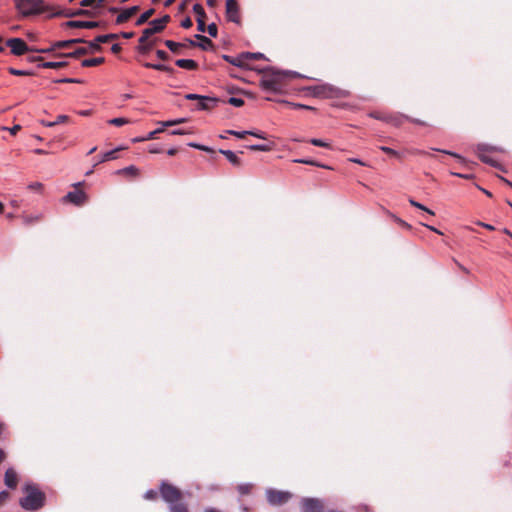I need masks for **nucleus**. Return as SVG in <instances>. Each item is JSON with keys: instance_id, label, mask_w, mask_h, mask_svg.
I'll list each match as a JSON object with an SVG mask.
<instances>
[{"instance_id": "0eeeda50", "label": "nucleus", "mask_w": 512, "mask_h": 512, "mask_svg": "<svg viewBox=\"0 0 512 512\" xmlns=\"http://www.w3.org/2000/svg\"><path fill=\"white\" fill-rule=\"evenodd\" d=\"M6 44L11 48V53L16 56L23 55L33 50V48L28 47L21 38H11L7 40Z\"/></svg>"}, {"instance_id": "f257e3e1", "label": "nucleus", "mask_w": 512, "mask_h": 512, "mask_svg": "<svg viewBox=\"0 0 512 512\" xmlns=\"http://www.w3.org/2000/svg\"><path fill=\"white\" fill-rule=\"evenodd\" d=\"M160 493L163 500L169 504L170 512H188L186 505L179 502L182 494L175 486L163 481L160 486Z\"/></svg>"}, {"instance_id": "a211bd4d", "label": "nucleus", "mask_w": 512, "mask_h": 512, "mask_svg": "<svg viewBox=\"0 0 512 512\" xmlns=\"http://www.w3.org/2000/svg\"><path fill=\"white\" fill-rule=\"evenodd\" d=\"M216 98L208 97V96H201L200 100L198 101L197 108L199 110H208L211 109L215 104L217 103Z\"/></svg>"}, {"instance_id": "e2e57ef3", "label": "nucleus", "mask_w": 512, "mask_h": 512, "mask_svg": "<svg viewBox=\"0 0 512 512\" xmlns=\"http://www.w3.org/2000/svg\"><path fill=\"white\" fill-rule=\"evenodd\" d=\"M9 497V493L7 491L0 492V504H2Z\"/></svg>"}, {"instance_id": "de8ad7c7", "label": "nucleus", "mask_w": 512, "mask_h": 512, "mask_svg": "<svg viewBox=\"0 0 512 512\" xmlns=\"http://www.w3.org/2000/svg\"><path fill=\"white\" fill-rule=\"evenodd\" d=\"M42 188H43V185L40 182H33L28 185V189L35 191V192H41Z\"/></svg>"}, {"instance_id": "f03ea898", "label": "nucleus", "mask_w": 512, "mask_h": 512, "mask_svg": "<svg viewBox=\"0 0 512 512\" xmlns=\"http://www.w3.org/2000/svg\"><path fill=\"white\" fill-rule=\"evenodd\" d=\"M286 76H299L297 72L293 71H280L274 68L265 69V75L260 81L262 89L271 92H277L280 89V81Z\"/></svg>"}, {"instance_id": "bb28decb", "label": "nucleus", "mask_w": 512, "mask_h": 512, "mask_svg": "<svg viewBox=\"0 0 512 512\" xmlns=\"http://www.w3.org/2000/svg\"><path fill=\"white\" fill-rule=\"evenodd\" d=\"M223 59L226 60L228 63L235 65L237 67H243L245 65L244 58H241V55H239L237 58H233L228 55H224Z\"/></svg>"}, {"instance_id": "9b49d317", "label": "nucleus", "mask_w": 512, "mask_h": 512, "mask_svg": "<svg viewBox=\"0 0 512 512\" xmlns=\"http://www.w3.org/2000/svg\"><path fill=\"white\" fill-rule=\"evenodd\" d=\"M86 199H87L86 194L81 190L70 191L64 197V200H67L77 206L84 204Z\"/></svg>"}, {"instance_id": "4468645a", "label": "nucleus", "mask_w": 512, "mask_h": 512, "mask_svg": "<svg viewBox=\"0 0 512 512\" xmlns=\"http://www.w3.org/2000/svg\"><path fill=\"white\" fill-rule=\"evenodd\" d=\"M68 27L71 28H86L93 29L98 27V22L95 21H79V20H71L66 23Z\"/></svg>"}, {"instance_id": "6ab92c4d", "label": "nucleus", "mask_w": 512, "mask_h": 512, "mask_svg": "<svg viewBox=\"0 0 512 512\" xmlns=\"http://www.w3.org/2000/svg\"><path fill=\"white\" fill-rule=\"evenodd\" d=\"M175 64L183 69L195 70L198 67L197 62L192 59H178Z\"/></svg>"}, {"instance_id": "4be33fe9", "label": "nucleus", "mask_w": 512, "mask_h": 512, "mask_svg": "<svg viewBox=\"0 0 512 512\" xmlns=\"http://www.w3.org/2000/svg\"><path fill=\"white\" fill-rule=\"evenodd\" d=\"M69 120L67 115H59L54 121L41 120L40 123L45 127H54L57 124L65 123Z\"/></svg>"}, {"instance_id": "39448f33", "label": "nucleus", "mask_w": 512, "mask_h": 512, "mask_svg": "<svg viewBox=\"0 0 512 512\" xmlns=\"http://www.w3.org/2000/svg\"><path fill=\"white\" fill-rule=\"evenodd\" d=\"M16 7L23 16L37 14L42 11V0H14Z\"/></svg>"}, {"instance_id": "1a4fd4ad", "label": "nucleus", "mask_w": 512, "mask_h": 512, "mask_svg": "<svg viewBox=\"0 0 512 512\" xmlns=\"http://www.w3.org/2000/svg\"><path fill=\"white\" fill-rule=\"evenodd\" d=\"M498 150L496 147H491L486 144H479L477 145V153L479 158L484 162L491 166L497 167L498 163L492 159L490 156H488L486 153L489 151H496Z\"/></svg>"}, {"instance_id": "5fc2aeb1", "label": "nucleus", "mask_w": 512, "mask_h": 512, "mask_svg": "<svg viewBox=\"0 0 512 512\" xmlns=\"http://www.w3.org/2000/svg\"><path fill=\"white\" fill-rule=\"evenodd\" d=\"M380 149H381L383 152H385V153H387V154H390V155H392V156H398V152H397V151H395V150H394V149H392V148H389V147H386V146H382V147H380Z\"/></svg>"}, {"instance_id": "49530a36", "label": "nucleus", "mask_w": 512, "mask_h": 512, "mask_svg": "<svg viewBox=\"0 0 512 512\" xmlns=\"http://www.w3.org/2000/svg\"><path fill=\"white\" fill-rule=\"evenodd\" d=\"M207 32L211 37H216L218 32L217 25L215 23L209 24L207 26Z\"/></svg>"}, {"instance_id": "7ed1b4c3", "label": "nucleus", "mask_w": 512, "mask_h": 512, "mask_svg": "<svg viewBox=\"0 0 512 512\" xmlns=\"http://www.w3.org/2000/svg\"><path fill=\"white\" fill-rule=\"evenodd\" d=\"M23 491L25 496L20 499V505L25 510H37L44 505L45 495L35 485L26 484Z\"/></svg>"}, {"instance_id": "ddd939ff", "label": "nucleus", "mask_w": 512, "mask_h": 512, "mask_svg": "<svg viewBox=\"0 0 512 512\" xmlns=\"http://www.w3.org/2000/svg\"><path fill=\"white\" fill-rule=\"evenodd\" d=\"M5 485L9 488H15L18 483V475L13 468H9L5 472L4 476Z\"/></svg>"}, {"instance_id": "aec40b11", "label": "nucleus", "mask_w": 512, "mask_h": 512, "mask_svg": "<svg viewBox=\"0 0 512 512\" xmlns=\"http://www.w3.org/2000/svg\"><path fill=\"white\" fill-rule=\"evenodd\" d=\"M122 149H124V147L120 146V147H117V148H115V149H113V150H111V151H107V152H105V153L102 155L101 159H99V160L95 163V165H97V164H99V163H101V162H105V161H109V160L116 159V158H117L116 153H117L118 151L122 150Z\"/></svg>"}, {"instance_id": "393cba45", "label": "nucleus", "mask_w": 512, "mask_h": 512, "mask_svg": "<svg viewBox=\"0 0 512 512\" xmlns=\"http://www.w3.org/2000/svg\"><path fill=\"white\" fill-rule=\"evenodd\" d=\"M163 131V127L162 128H158L154 131H151V132H147V135L146 136H143V137H136L134 138L132 141L134 143H138V142H144V141H147V140H151V139H154L155 136L162 132Z\"/></svg>"}, {"instance_id": "680f3d73", "label": "nucleus", "mask_w": 512, "mask_h": 512, "mask_svg": "<svg viewBox=\"0 0 512 512\" xmlns=\"http://www.w3.org/2000/svg\"><path fill=\"white\" fill-rule=\"evenodd\" d=\"M201 96L202 95H198V94H187V95H185V98L187 100H198L199 101Z\"/></svg>"}, {"instance_id": "4c0bfd02", "label": "nucleus", "mask_w": 512, "mask_h": 512, "mask_svg": "<svg viewBox=\"0 0 512 512\" xmlns=\"http://www.w3.org/2000/svg\"><path fill=\"white\" fill-rule=\"evenodd\" d=\"M227 102L235 107H241L244 105V100L238 97H230Z\"/></svg>"}, {"instance_id": "13d9d810", "label": "nucleus", "mask_w": 512, "mask_h": 512, "mask_svg": "<svg viewBox=\"0 0 512 512\" xmlns=\"http://www.w3.org/2000/svg\"><path fill=\"white\" fill-rule=\"evenodd\" d=\"M181 26L185 29L190 28L192 26V20L189 17L183 19L181 22Z\"/></svg>"}, {"instance_id": "20e7f679", "label": "nucleus", "mask_w": 512, "mask_h": 512, "mask_svg": "<svg viewBox=\"0 0 512 512\" xmlns=\"http://www.w3.org/2000/svg\"><path fill=\"white\" fill-rule=\"evenodd\" d=\"M169 21V15H164L162 18L150 21L149 27L143 30L142 36L139 38V43H145L150 36L161 32Z\"/></svg>"}, {"instance_id": "603ef678", "label": "nucleus", "mask_w": 512, "mask_h": 512, "mask_svg": "<svg viewBox=\"0 0 512 512\" xmlns=\"http://www.w3.org/2000/svg\"><path fill=\"white\" fill-rule=\"evenodd\" d=\"M157 497V491L156 490H148L145 494H144V498L146 500H153Z\"/></svg>"}, {"instance_id": "5701e85b", "label": "nucleus", "mask_w": 512, "mask_h": 512, "mask_svg": "<svg viewBox=\"0 0 512 512\" xmlns=\"http://www.w3.org/2000/svg\"><path fill=\"white\" fill-rule=\"evenodd\" d=\"M85 41L82 38L77 39H69V40H63V41H57L54 43V47H57L59 49L61 48H67L70 47L73 44L76 43H84Z\"/></svg>"}, {"instance_id": "79ce46f5", "label": "nucleus", "mask_w": 512, "mask_h": 512, "mask_svg": "<svg viewBox=\"0 0 512 512\" xmlns=\"http://www.w3.org/2000/svg\"><path fill=\"white\" fill-rule=\"evenodd\" d=\"M138 51L141 53H146L149 51L152 47V42H148V40L145 43H139Z\"/></svg>"}, {"instance_id": "f8f14e48", "label": "nucleus", "mask_w": 512, "mask_h": 512, "mask_svg": "<svg viewBox=\"0 0 512 512\" xmlns=\"http://www.w3.org/2000/svg\"><path fill=\"white\" fill-rule=\"evenodd\" d=\"M118 37V34H106V35H99L95 38L94 41L89 42V48L94 51H100L101 50V44H104L105 42L116 39Z\"/></svg>"}, {"instance_id": "864d4df0", "label": "nucleus", "mask_w": 512, "mask_h": 512, "mask_svg": "<svg viewBox=\"0 0 512 512\" xmlns=\"http://www.w3.org/2000/svg\"><path fill=\"white\" fill-rule=\"evenodd\" d=\"M190 147H193V148H196L198 150H201V151H210V148H208L207 146H204V145H201V144H198V143H189L188 144Z\"/></svg>"}, {"instance_id": "8fccbe9b", "label": "nucleus", "mask_w": 512, "mask_h": 512, "mask_svg": "<svg viewBox=\"0 0 512 512\" xmlns=\"http://www.w3.org/2000/svg\"><path fill=\"white\" fill-rule=\"evenodd\" d=\"M247 135H251L259 139H266L265 133L259 131L247 130Z\"/></svg>"}, {"instance_id": "72a5a7b5", "label": "nucleus", "mask_w": 512, "mask_h": 512, "mask_svg": "<svg viewBox=\"0 0 512 512\" xmlns=\"http://www.w3.org/2000/svg\"><path fill=\"white\" fill-rule=\"evenodd\" d=\"M108 123L111 125H114V126H123L125 124L130 123V121L126 118L119 117V118L110 119L108 121Z\"/></svg>"}, {"instance_id": "6e6d98bb", "label": "nucleus", "mask_w": 512, "mask_h": 512, "mask_svg": "<svg viewBox=\"0 0 512 512\" xmlns=\"http://www.w3.org/2000/svg\"><path fill=\"white\" fill-rule=\"evenodd\" d=\"M55 49H58V48H57V47H54V44H53L50 48H45V49H36V48H33L32 52H37V53H48V52L54 51Z\"/></svg>"}, {"instance_id": "7c9ffc66", "label": "nucleus", "mask_w": 512, "mask_h": 512, "mask_svg": "<svg viewBox=\"0 0 512 512\" xmlns=\"http://www.w3.org/2000/svg\"><path fill=\"white\" fill-rule=\"evenodd\" d=\"M144 66L147 68H151V69H155V70H159V71H165V72L173 71L172 68H170L169 66L163 65V64L145 63Z\"/></svg>"}, {"instance_id": "c756f323", "label": "nucleus", "mask_w": 512, "mask_h": 512, "mask_svg": "<svg viewBox=\"0 0 512 512\" xmlns=\"http://www.w3.org/2000/svg\"><path fill=\"white\" fill-rule=\"evenodd\" d=\"M248 149H250L252 151L267 152V151L272 150V145L271 144H253V145H249Z\"/></svg>"}, {"instance_id": "423d86ee", "label": "nucleus", "mask_w": 512, "mask_h": 512, "mask_svg": "<svg viewBox=\"0 0 512 512\" xmlns=\"http://www.w3.org/2000/svg\"><path fill=\"white\" fill-rule=\"evenodd\" d=\"M266 497L269 504L275 506V505H281L283 503H286L290 498L291 494L287 491H278L274 489H267L266 490Z\"/></svg>"}, {"instance_id": "412c9836", "label": "nucleus", "mask_w": 512, "mask_h": 512, "mask_svg": "<svg viewBox=\"0 0 512 512\" xmlns=\"http://www.w3.org/2000/svg\"><path fill=\"white\" fill-rule=\"evenodd\" d=\"M219 152L223 154L231 164L236 166L240 165V159L233 151L221 149Z\"/></svg>"}, {"instance_id": "37998d69", "label": "nucleus", "mask_w": 512, "mask_h": 512, "mask_svg": "<svg viewBox=\"0 0 512 512\" xmlns=\"http://www.w3.org/2000/svg\"><path fill=\"white\" fill-rule=\"evenodd\" d=\"M9 73L15 76L31 75V72L25 70H19L15 68H9Z\"/></svg>"}, {"instance_id": "58836bf2", "label": "nucleus", "mask_w": 512, "mask_h": 512, "mask_svg": "<svg viewBox=\"0 0 512 512\" xmlns=\"http://www.w3.org/2000/svg\"><path fill=\"white\" fill-rule=\"evenodd\" d=\"M193 11L197 14V18L204 19L205 18V11L203 7L200 4H194Z\"/></svg>"}, {"instance_id": "338daca9", "label": "nucleus", "mask_w": 512, "mask_h": 512, "mask_svg": "<svg viewBox=\"0 0 512 512\" xmlns=\"http://www.w3.org/2000/svg\"><path fill=\"white\" fill-rule=\"evenodd\" d=\"M95 2H96V0H82L81 1V6L87 7V6L92 5Z\"/></svg>"}, {"instance_id": "c03bdc74", "label": "nucleus", "mask_w": 512, "mask_h": 512, "mask_svg": "<svg viewBox=\"0 0 512 512\" xmlns=\"http://www.w3.org/2000/svg\"><path fill=\"white\" fill-rule=\"evenodd\" d=\"M435 150L439 151V149H435ZM440 152L447 154V155H451V156L455 157L456 159H458L461 163H465V159L461 155H459L455 152L448 151V150H440Z\"/></svg>"}, {"instance_id": "cd10ccee", "label": "nucleus", "mask_w": 512, "mask_h": 512, "mask_svg": "<svg viewBox=\"0 0 512 512\" xmlns=\"http://www.w3.org/2000/svg\"><path fill=\"white\" fill-rule=\"evenodd\" d=\"M104 62V58L103 57H99V58H91V59H85L82 61L81 65L83 67H91V66H97L101 63Z\"/></svg>"}, {"instance_id": "a18cd8bd", "label": "nucleus", "mask_w": 512, "mask_h": 512, "mask_svg": "<svg viewBox=\"0 0 512 512\" xmlns=\"http://www.w3.org/2000/svg\"><path fill=\"white\" fill-rule=\"evenodd\" d=\"M435 150L439 151V149H435ZM440 152L447 154V155H451V156L455 157L456 159H458L461 163H465V159L461 155H459L455 152L448 151V150H440Z\"/></svg>"}, {"instance_id": "c85d7f7f", "label": "nucleus", "mask_w": 512, "mask_h": 512, "mask_svg": "<svg viewBox=\"0 0 512 512\" xmlns=\"http://www.w3.org/2000/svg\"><path fill=\"white\" fill-rule=\"evenodd\" d=\"M154 14V9H149L142 13L136 21V25L140 26L148 21V19Z\"/></svg>"}, {"instance_id": "774afa93", "label": "nucleus", "mask_w": 512, "mask_h": 512, "mask_svg": "<svg viewBox=\"0 0 512 512\" xmlns=\"http://www.w3.org/2000/svg\"><path fill=\"white\" fill-rule=\"evenodd\" d=\"M120 35L125 39H130L134 36V33L133 32H122Z\"/></svg>"}, {"instance_id": "6e6552de", "label": "nucleus", "mask_w": 512, "mask_h": 512, "mask_svg": "<svg viewBox=\"0 0 512 512\" xmlns=\"http://www.w3.org/2000/svg\"><path fill=\"white\" fill-rule=\"evenodd\" d=\"M226 17L228 21L240 23V9L236 0H226Z\"/></svg>"}, {"instance_id": "09e8293b", "label": "nucleus", "mask_w": 512, "mask_h": 512, "mask_svg": "<svg viewBox=\"0 0 512 512\" xmlns=\"http://www.w3.org/2000/svg\"><path fill=\"white\" fill-rule=\"evenodd\" d=\"M226 133L236 136L237 138H244L247 135V130L246 131L227 130Z\"/></svg>"}, {"instance_id": "473e14b6", "label": "nucleus", "mask_w": 512, "mask_h": 512, "mask_svg": "<svg viewBox=\"0 0 512 512\" xmlns=\"http://www.w3.org/2000/svg\"><path fill=\"white\" fill-rule=\"evenodd\" d=\"M241 58H244V61L246 59H265V55L260 52H257V53L246 52V53L241 54Z\"/></svg>"}, {"instance_id": "f3484780", "label": "nucleus", "mask_w": 512, "mask_h": 512, "mask_svg": "<svg viewBox=\"0 0 512 512\" xmlns=\"http://www.w3.org/2000/svg\"><path fill=\"white\" fill-rule=\"evenodd\" d=\"M139 10L138 6H132L130 8L124 9L116 18V23L121 24L130 19L137 11Z\"/></svg>"}, {"instance_id": "bf43d9fd", "label": "nucleus", "mask_w": 512, "mask_h": 512, "mask_svg": "<svg viewBox=\"0 0 512 512\" xmlns=\"http://www.w3.org/2000/svg\"><path fill=\"white\" fill-rule=\"evenodd\" d=\"M40 218H41L40 215L27 216V217H25V223L30 224L32 222L38 221Z\"/></svg>"}, {"instance_id": "2f4dec72", "label": "nucleus", "mask_w": 512, "mask_h": 512, "mask_svg": "<svg viewBox=\"0 0 512 512\" xmlns=\"http://www.w3.org/2000/svg\"><path fill=\"white\" fill-rule=\"evenodd\" d=\"M66 65L65 62H52V61H49V62H44L41 64V67L43 68H49V69H59V68H62Z\"/></svg>"}, {"instance_id": "e433bc0d", "label": "nucleus", "mask_w": 512, "mask_h": 512, "mask_svg": "<svg viewBox=\"0 0 512 512\" xmlns=\"http://www.w3.org/2000/svg\"><path fill=\"white\" fill-rule=\"evenodd\" d=\"M117 173H125V174H130V175H137L138 174V169L131 165V166H128V167H125L121 170H118Z\"/></svg>"}, {"instance_id": "3c124183", "label": "nucleus", "mask_w": 512, "mask_h": 512, "mask_svg": "<svg viewBox=\"0 0 512 512\" xmlns=\"http://www.w3.org/2000/svg\"><path fill=\"white\" fill-rule=\"evenodd\" d=\"M295 162L327 168L324 165L317 164L316 162H314L312 160H308V159H297V160H295Z\"/></svg>"}, {"instance_id": "b1692460", "label": "nucleus", "mask_w": 512, "mask_h": 512, "mask_svg": "<svg viewBox=\"0 0 512 512\" xmlns=\"http://www.w3.org/2000/svg\"><path fill=\"white\" fill-rule=\"evenodd\" d=\"M90 52H93V51L91 50V48H89V44H88L87 46L79 47V48L75 49L73 52L66 53V54H64V56L76 58L80 55H84V54H87Z\"/></svg>"}, {"instance_id": "2eb2a0df", "label": "nucleus", "mask_w": 512, "mask_h": 512, "mask_svg": "<svg viewBox=\"0 0 512 512\" xmlns=\"http://www.w3.org/2000/svg\"><path fill=\"white\" fill-rule=\"evenodd\" d=\"M313 90H314V95L325 96V97L332 96L336 91V89L333 86L328 85V84L316 86L313 88Z\"/></svg>"}, {"instance_id": "c9c22d12", "label": "nucleus", "mask_w": 512, "mask_h": 512, "mask_svg": "<svg viewBox=\"0 0 512 512\" xmlns=\"http://www.w3.org/2000/svg\"><path fill=\"white\" fill-rule=\"evenodd\" d=\"M409 203H410L412 206H414V207H416V208H418V209H421V210H423V211L427 212V213H428V214H430V215H434V212H433L432 210L428 209L427 207H425V206H424V205H422L421 203H419V202L415 201L414 199H409Z\"/></svg>"}, {"instance_id": "9d476101", "label": "nucleus", "mask_w": 512, "mask_h": 512, "mask_svg": "<svg viewBox=\"0 0 512 512\" xmlns=\"http://www.w3.org/2000/svg\"><path fill=\"white\" fill-rule=\"evenodd\" d=\"M302 512H323V505L316 498H305L302 500Z\"/></svg>"}, {"instance_id": "ea45409f", "label": "nucleus", "mask_w": 512, "mask_h": 512, "mask_svg": "<svg viewBox=\"0 0 512 512\" xmlns=\"http://www.w3.org/2000/svg\"><path fill=\"white\" fill-rule=\"evenodd\" d=\"M184 121H185L184 118H179V119H175V120L163 121L160 123L163 127H169V126H173V125H176L179 123H183Z\"/></svg>"}, {"instance_id": "a19ab883", "label": "nucleus", "mask_w": 512, "mask_h": 512, "mask_svg": "<svg viewBox=\"0 0 512 512\" xmlns=\"http://www.w3.org/2000/svg\"><path fill=\"white\" fill-rule=\"evenodd\" d=\"M251 487H252V485L249 483L241 484L238 486V491L240 494L245 495L250 492Z\"/></svg>"}, {"instance_id": "f704fd0d", "label": "nucleus", "mask_w": 512, "mask_h": 512, "mask_svg": "<svg viewBox=\"0 0 512 512\" xmlns=\"http://www.w3.org/2000/svg\"><path fill=\"white\" fill-rule=\"evenodd\" d=\"M312 145L314 146H319V147H324V148H330V143L322 140V139H318V138H312L310 139L309 141Z\"/></svg>"}, {"instance_id": "a878e982", "label": "nucleus", "mask_w": 512, "mask_h": 512, "mask_svg": "<svg viewBox=\"0 0 512 512\" xmlns=\"http://www.w3.org/2000/svg\"><path fill=\"white\" fill-rule=\"evenodd\" d=\"M164 44L169 48V50L173 53L179 54L181 48H183L185 45L182 43H178L172 40H166Z\"/></svg>"}, {"instance_id": "dca6fc26", "label": "nucleus", "mask_w": 512, "mask_h": 512, "mask_svg": "<svg viewBox=\"0 0 512 512\" xmlns=\"http://www.w3.org/2000/svg\"><path fill=\"white\" fill-rule=\"evenodd\" d=\"M195 38L200 40V42L196 43L193 40H189V45L198 46V47L202 48L203 50H208V49L212 48L213 43L209 38H207L203 35H200V34L195 35Z\"/></svg>"}, {"instance_id": "052dcab7", "label": "nucleus", "mask_w": 512, "mask_h": 512, "mask_svg": "<svg viewBox=\"0 0 512 512\" xmlns=\"http://www.w3.org/2000/svg\"><path fill=\"white\" fill-rule=\"evenodd\" d=\"M156 55H157L158 58H160L162 60L168 59V54L165 51H163V50H157L156 51Z\"/></svg>"}, {"instance_id": "4d7b16f0", "label": "nucleus", "mask_w": 512, "mask_h": 512, "mask_svg": "<svg viewBox=\"0 0 512 512\" xmlns=\"http://www.w3.org/2000/svg\"><path fill=\"white\" fill-rule=\"evenodd\" d=\"M197 29L200 32H204L206 29L204 19L197 18Z\"/></svg>"}, {"instance_id": "0e129e2a", "label": "nucleus", "mask_w": 512, "mask_h": 512, "mask_svg": "<svg viewBox=\"0 0 512 512\" xmlns=\"http://www.w3.org/2000/svg\"><path fill=\"white\" fill-rule=\"evenodd\" d=\"M7 130H9V132L12 134V135H15L20 129H21V126L20 125H14L13 127L11 128H6Z\"/></svg>"}, {"instance_id": "69168bd1", "label": "nucleus", "mask_w": 512, "mask_h": 512, "mask_svg": "<svg viewBox=\"0 0 512 512\" xmlns=\"http://www.w3.org/2000/svg\"><path fill=\"white\" fill-rule=\"evenodd\" d=\"M172 135H184L187 132L184 129H175L170 132Z\"/></svg>"}]
</instances>
